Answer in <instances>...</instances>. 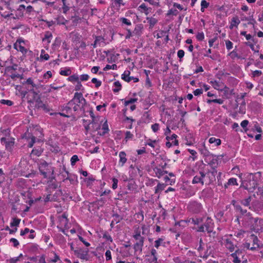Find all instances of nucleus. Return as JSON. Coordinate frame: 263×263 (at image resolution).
<instances>
[{"instance_id": "69168bd1", "label": "nucleus", "mask_w": 263, "mask_h": 263, "mask_svg": "<svg viewBox=\"0 0 263 263\" xmlns=\"http://www.w3.org/2000/svg\"><path fill=\"white\" fill-rule=\"evenodd\" d=\"M137 101V99L136 98H131L129 100L125 101L124 102V105L125 106L128 105L129 104H132L136 102Z\"/></svg>"}, {"instance_id": "5fc2aeb1", "label": "nucleus", "mask_w": 263, "mask_h": 263, "mask_svg": "<svg viewBox=\"0 0 263 263\" xmlns=\"http://www.w3.org/2000/svg\"><path fill=\"white\" fill-rule=\"evenodd\" d=\"M228 184H229L230 185H238L237 182V180L236 178H231L228 180Z\"/></svg>"}, {"instance_id": "b1692460", "label": "nucleus", "mask_w": 263, "mask_h": 263, "mask_svg": "<svg viewBox=\"0 0 263 263\" xmlns=\"http://www.w3.org/2000/svg\"><path fill=\"white\" fill-rule=\"evenodd\" d=\"M164 241V237L159 238L158 239H157L155 241V245H154L156 249H158L159 247L161 245L165 246V243Z\"/></svg>"}, {"instance_id": "20e7f679", "label": "nucleus", "mask_w": 263, "mask_h": 263, "mask_svg": "<svg viewBox=\"0 0 263 263\" xmlns=\"http://www.w3.org/2000/svg\"><path fill=\"white\" fill-rule=\"evenodd\" d=\"M133 237L136 241V242L134 245V249L135 250V251H139L140 253H141L144 245V237L141 235L140 232L138 230L135 232V234L133 235Z\"/></svg>"}, {"instance_id": "9d476101", "label": "nucleus", "mask_w": 263, "mask_h": 263, "mask_svg": "<svg viewBox=\"0 0 263 263\" xmlns=\"http://www.w3.org/2000/svg\"><path fill=\"white\" fill-rule=\"evenodd\" d=\"M206 174L203 172L200 171L193 178L192 183L193 184L200 183L201 184H204L203 178L205 177Z\"/></svg>"}, {"instance_id": "2f4dec72", "label": "nucleus", "mask_w": 263, "mask_h": 263, "mask_svg": "<svg viewBox=\"0 0 263 263\" xmlns=\"http://www.w3.org/2000/svg\"><path fill=\"white\" fill-rule=\"evenodd\" d=\"M251 201V197L249 196L247 198H246L243 200H241V203L245 206H248L250 204V202Z\"/></svg>"}, {"instance_id": "a18cd8bd", "label": "nucleus", "mask_w": 263, "mask_h": 263, "mask_svg": "<svg viewBox=\"0 0 263 263\" xmlns=\"http://www.w3.org/2000/svg\"><path fill=\"white\" fill-rule=\"evenodd\" d=\"M52 37V34L51 32L47 31L45 33L44 37L43 39V41L47 40V42L49 43L50 42V38Z\"/></svg>"}, {"instance_id": "a19ab883", "label": "nucleus", "mask_w": 263, "mask_h": 263, "mask_svg": "<svg viewBox=\"0 0 263 263\" xmlns=\"http://www.w3.org/2000/svg\"><path fill=\"white\" fill-rule=\"evenodd\" d=\"M224 101L221 99H213V100H207V103H209V104H210L212 102H213V103H218L219 104H223Z\"/></svg>"}, {"instance_id": "13d9d810", "label": "nucleus", "mask_w": 263, "mask_h": 263, "mask_svg": "<svg viewBox=\"0 0 263 263\" xmlns=\"http://www.w3.org/2000/svg\"><path fill=\"white\" fill-rule=\"evenodd\" d=\"M120 21L122 23H123L126 25L129 26V25H131V24H132L130 21L129 20H128L127 18H125V17L120 18Z\"/></svg>"}, {"instance_id": "0e129e2a", "label": "nucleus", "mask_w": 263, "mask_h": 263, "mask_svg": "<svg viewBox=\"0 0 263 263\" xmlns=\"http://www.w3.org/2000/svg\"><path fill=\"white\" fill-rule=\"evenodd\" d=\"M210 83L212 84V85L214 88L217 89H219V88L220 87V85H219V83L218 82H217L216 80H214V81H211L210 82Z\"/></svg>"}, {"instance_id": "338daca9", "label": "nucleus", "mask_w": 263, "mask_h": 263, "mask_svg": "<svg viewBox=\"0 0 263 263\" xmlns=\"http://www.w3.org/2000/svg\"><path fill=\"white\" fill-rule=\"evenodd\" d=\"M112 181L113 182L112 185V188L114 190H115L117 188V186H118V180L117 178H113L112 179Z\"/></svg>"}, {"instance_id": "c9c22d12", "label": "nucleus", "mask_w": 263, "mask_h": 263, "mask_svg": "<svg viewBox=\"0 0 263 263\" xmlns=\"http://www.w3.org/2000/svg\"><path fill=\"white\" fill-rule=\"evenodd\" d=\"M211 220V219L210 218L208 217L207 219H206V222L204 224H203L204 226V228H205V229L207 231L208 233H209L212 232V230L210 229V221H209Z\"/></svg>"}, {"instance_id": "9b49d317", "label": "nucleus", "mask_w": 263, "mask_h": 263, "mask_svg": "<svg viewBox=\"0 0 263 263\" xmlns=\"http://www.w3.org/2000/svg\"><path fill=\"white\" fill-rule=\"evenodd\" d=\"M129 74V71H125L122 74V79L127 82H129L132 80H133L134 82H139V80L138 78L130 77Z\"/></svg>"}, {"instance_id": "bb28decb", "label": "nucleus", "mask_w": 263, "mask_h": 263, "mask_svg": "<svg viewBox=\"0 0 263 263\" xmlns=\"http://www.w3.org/2000/svg\"><path fill=\"white\" fill-rule=\"evenodd\" d=\"M34 103H35V108H36L37 109H41L42 107L44 106V104L41 100V98L39 99V100L34 101Z\"/></svg>"}, {"instance_id": "c85d7f7f", "label": "nucleus", "mask_w": 263, "mask_h": 263, "mask_svg": "<svg viewBox=\"0 0 263 263\" xmlns=\"http://www.w3.org/2000/svg\"><path fill=\"white\" fill-rule=\"evenodd\" d=\"M102 129L103 130V132H102V133L99 134V135L100 136L104 135L105 134L108 133V132L109 131V129L108 127V124L107 123V120H106L105 122L103 123V124L102 125Z\"/></svg>"}, {"instance_id": "680f3d73", "label": "nucleus", "mask_w": 263, "mask_h": 263, "mask_svg": "<svg viewBox=\"0 0 263 263\" xmlns=\"http://www.w3.org/2000/svg\"><path fill=\"white\" fill-rule=\"evenodd\" d=\"M178 13V11L176 9H170L168 11V12L167 13V15H177Z\"/></svg>"}, {"instance_id": "7c9ffc66", "label": "nucleus", "mask_w": 263, "mask_h": 263, "mask_svg": "<svg viewBox=\"0 0 263 263\" xmlns=\"http://www.w3.org/2000/svg\"><path fill=\"white\" fill-rule=\"evenodd\" d=\"M114 85L115 87H116V88L113 89V91L114 92H119L121 89V84L120 83L119 81H117L114 82Z\"/></svg>"}, {"instance_id": "6ab92c4d", "label": "nucleus", "mask_w": 263, "mask_h": 263, "mask_svg": "<svg viewBox=\"0 0 263 263\" xmlns=\"http://www.w3.org/2000/svg\"><path fill=\"white\" fill-rule=\"evenodd\" d=\"M154 171L155 172L156 176L160 178L165 174H167V171L162 170V169L156 167L154 168Z\"/></svg>"}, {"instance_id": "58836bf2", "label": "nucleus", "mask_w": 263, "mask_h": 263, "mask_svg": "<svg viewBox=\"0 0 263 263\" xmlns=\"http://www.w3.org/2000/svg\"><path fill=\"white\" fill-rule=\"evenodd\" d=\"M165 185L164 184H161L159 183L157 186L155 187V193L157 194L159 191H161L164 190Z\"/></svg>"}, {"instance_id": "aec40b11", "label": "nucleus", "mask_w": 263, "mask_h": 263, "mask_svg": "<svg viewBox=\"0 0 263 263\" xmlns=\"http://www.w3.org/2000/svg\"><path fill=\"white\" fill-rule=\"evenodd\" d=\"M63 195L62 190H59L53 194L51 197V201H58L59 200V197Z\"/></svg>"}, {"instance_id": "f257e3e1", "label": "nucleus", "mask_w": 263, "mask_h": 263, "mask_svg": "<svg viewBox=\"0 0 263 263\" xmlns=\"http://www.w3.org/2000/svg\"><path fill=\"white\" fill-rule=\"evenodd\" d=\"M242 224L249 227L252 231L256 233L263 231V219L254 218L250 212L247 214L246 217L243 218Z\"/></svg>"}, {"instance_id": "ddd939ff", "label": "nucleus", "mask_w": 263, "mask_h": 263, "mask_svg": "<svg viewBox=\"0 0 263 263\" xmlns=\"http://www.w3.org/2000/svg\"><path fill=\"white\" fill-rule=\"evenodd\" d=\"M189 206L190 210L195 213L199 212L201 209V205L197 202H192Z\"/></svg>"}, {"instance_id": "09e8293b", "label": "nucleus", "mask_w": 263, "mask_h": 263, "mask_svg": "<svg viewBox=\"0 0 263 263\" xmlns=\"http://www.w3.org/2000/svg\"><path fill=\"white\" fill-rule=\"evenodd\" d=\"M79 160V158L77 155H74L72 156L71 158L70 162L71 165L73 166L75 165L76 163Z\"/></svg>"}, {"instance_id": "603ef678", "label": "nucleus", "mask_w": 263, "mask_h": 263, "mask_svg": "<svg viewBox=\"0 0 263 263\" xmlns=\"http://www.w3.org/2000/svg\"><path fill=\"white\" fill-rule=\"evenodd\" d=\"M164 180L166 183H169V184L172 185L173 183H174L175 182V179H170L168 176H165L164 177Z\"/></svg>"}, {"instance_id": "1a4fd4ad", "label": "nucleus", "mask_w": 263, "mask_h": 263, "mask_svg": "<svg viewBox=\"0 0 263 263\" xmlns=\"http://www.w3.org/2000/svg\"><path fill=\"white\" fill-rule=\"evenodd\" d=\"M250 238L253 240V247H251L250 250L254 251L263 247V244L259 243V240L254 234H251Z\"/></svg>"}, {"instance_id": "5701e85b", "label": "nucleus", "mask_w": 263, "mask_h": 263, "mask_svg": "<svg viewBox=\"0 0 263 263\" xmlns=\"http://www.w3.org/2000/svg\"><path fill=\"white\" fill-rule=\"evenodd\" d=\"M126 156V153L123 151L120 152L119 153V157H120L119 163H121V166H123L124 164L126 163V162L127 161Z\"/></svg>"}, {"instance_id": "2eb2a0df", "label": "nucleus", "mask_w": 263, "mask_h": 263, "mask_svg": "<svg viewBox=\"0 0 263 263\" xmlns=\"http://www.w3.org/2000/svg\"><path fill=\"white\" fill-rule=\"evenodd\" d=\"M225 246L230 252H233L235 250V248L236 247V246H235L233 242L228 238L225 240Z\"/></svg>"}, {"instance_id": "c756f323", "label": "nucleus", "mask_w": 263, "mask_h": 263, "mask_svg": "<svg viewBox=\"0 0 263 263\" xmlns=\"http://www.w3.org/2000/svg\"><path fill=\"white\" fill-rule=\"evenodd\" d=\"M203 222V219L201 218H192L191 223L194 225H198Z\"/></svg>"}, {"instance_id": "a211bd4d", "label": "nucleus", "mask_w": 263, "mask_h": 263, "mask_svg": "<svg viewBox=\"0 0 263 263\" xmlns=\"http://www.w3.org/2000/svg\"><path fill=\"white\" fill-rule=\"evenodd\" d=\"M235 209L236 211L239 212L240 213L241 216H243V218L246 217L249 213L247 210L243 209L240 205H235Z\"/></svg>"}, {"instance_id": "e433bc0d", "label": "nucleus", "mask_w": 263, "mask_h": 263, "mask_svg": "<svg viewBox=\"0 0 263 263\" xmlns=\"http://www.w3.org/2000/svg\"><path fill=\"white\" fill-rule=\"evenodd\" d=\"M112 217H114V220L116 223H118L122 220L123 218L118 214H114L112 215Z\"/></svg>"}, {"instance_id": "473e14b6", "label": "nucleus", "mask_w": 263, "mask_h": 263, "mask_svg": "<svg viewBox=\"0 0 263 263\" xmlns=\"http://www.w3.org/2000/svg\"><path fill=\"white\" fill-rule=\"evenodd\" d=\"M147 20L148 21L149 23L150 28H152L157 23V20L154 17H148L146 18Z\"/></svg>"}, {"instance_id": "79ce46f5", "label": "nucleus", "mask_w": 263, "mask_h": 263, "mask_svg": "<svg viewBox=\"0 0 263 263\" xmlns=\"http://www.w3.org/2000/svg\"><path fill=\"white\" fill-rule=\"evenodd\" d=\"M233 253H236L237 256L240 257L241 259H243L245 255L244 251L243 250L237 249Z\"/></svg>"}, {"instance_id": "864d4df0", "label": "nucleus", "mask_w": 263, "mask_h": 263, "mask_svg": "<svg viewBox=\"0 0 263 263\" xmlns=\"http://www.w3.org/2000/svg\"><path fill=\"white\" fill-rule=\"evenodd\" d=\"M117 68V66L116 64H113L112 65H106V66L104 68V71H107L109 69H116Z\"/></svg>"}, {"instance_id": "cd10ccee", "label": "nucleus", "mask_w": 263, "mask_h": 263, "mask_svg": "<svg viewBox=\"0 0 263 263\" xmlns=\"http://www.w3.org/2000/svg\"><path fill=\"white\" fill-rule=\"evenodd\" d=\"M209 142L210 143H215L216 146H218L221 144V140L220 139H217L215 137H211L209 139Z\"/></svg>"}, {"instance_id": "a878e982", "label": "nucleus", "mask_w": 263, "mask_h": 263, "mask_svg": "<svg viewBox=\"0 0 263 263\" xmlns=\"http://www.w3.org/2000/svg\"><path fill=\"white\" fill-rule=\"evenodd\" d=\"M242 20L248 21V24L252 25L253 26H254V25L256 23L255 19L253 18V14L250 15L249 17H245L242 19Z\"/></svg>"}, {"instance_id": "dca6fc26", "label": "nucleus", "mask_w": 263, "mask_h": 263, "mask_svg": "<svg viewBox=\"0 0 263 263\" xmlns=\"http://www.w3.org/2000/svg\"><path fill=\"white\" fill-rule=\"evenodd\" d=\"M143 29V25L142 24H138L135 26L133 33L134 35L139 37L141 35Z\"/></svg>"}, {"instance_id": "7ed1b4c3", "label": "nucleus", "mask_w": 263, "mask_h": 263, "mask_svg": "<svg viewBox=\"0 0 263 263\" xmlns=\"http://www.w3.org/2000/svg\"><path fill=\"white\" fill-rule=\"evenodd\" d=\"M40 174L43 176L44 178H49L51 180L54 179L53 176L54 170V168L50 165L46 161L41 162L39 167Z\"/></svg>"}, {"instance_id": "bf43d9fd", "label": "nucleus", "mask_w": 263, "mask_h": 263, "mask_svg": "<svg viewBox=\"0 0 263 263\" xmlns=\"http://www.w3.org/2000/svg\"><path fill=\"white\" fill-rule=\"evenodd\" d=\"M92 83L95 84V86L96 87H99L101 85V82L100 81H99L96 78H92L91 80Z\"/></svg>"}, {"instance_id": "c03bdc74", "label": "nucleus", "mask_w": 263, "mask_h": 263, "mask_svg": "<svg viewBox=\"0 0 263 263\" xmlns=\"http://www.w3.org/2000/svg\"><path fill=\"white\" fill-rule=\"evenodd\" d=\"M2 135L3 136L2 137H7V138H11L10 137V130L9 129H6L2 131Z\"/></svg>"}, {"instance_id": "3c124183", "label": "nucleus", "mask_w": 263, "mask_h": 263, "mask_svg": "<svg viewBox=\"0 0 263 263\" xmlns=\"http://www.w3.org/2000/svg\"><path fill=\"white\" fill-rule=\"evenodd\" d=\"M40 58L42 59L48 60L49 59V55L48 54H46L45 51L44 50H42L41 51Z\"/></svg>"}, {"instance_id": "f03ea898", "label": "nucleus", "mask_w": 263, "mask_h": 263, "mask_svg": "<svg viewBox=\"0 0 263 263\" xmlns=\"http://www.w3.org/2000/svg\"><path fill=\"white\" fill-rule=\"evenodd\" d=\"M255 175L256 174H249L246 179L243 181L241 187H243L249 192H253L258 184V179Z\"/></svg>"}, {"instance_id": "412c9836", "label": "nucleus", "mask_w": 263, "mask_h": 263, "mask_svg": "<svg viewBox=\"0 0 263 263\" xmlns=\"http://www.w3.org/2000/svg\"><path fill=\"white\" fill-rule=\"evenodd\" d=\"M216 156H214L213 155V157H209V159L206 160L205 161L208 163L210 165L212 166V168L213 167H216V164L217 163V160L216 158L215 157Z\"/></svg>"}, {"instance_id": "49530a36", "label": "nucleus", "mask_w": 263, "mask_h": 263, "mask_svg": "<svg viewBox=\"0 0 263 263\" xmlns=\"http://www.w3.org/2000/svg\"><path fill=\"white\" fill-rule=\"evenodd\" d=\"M248 124L249 121L247 120H243L240 123L241 126L243 128L245 132H247L248 130V129L247 128Z\"/></svg>"}, {"instance_id": "4c0bfd02", "label": "nucleus", "mask_w": 263, "mask_h": 263, "mask_svg": "<svg viewBox=\"0 0 263 263\" xmlns=\"http://www.w3.org/2000/svg\"><path fill=\"white\" fill-rule=\"evenodd\" d=\"M209 6V3L205 0H202L201 2V11L204 12V9L207 8Z\"/></svg>"}, {"instance_id": "774afa93", "label": "nucleus", "mask_w": 263, "mask_h": 263, "mask_svg": "<svg viewBox=\"0 0 263 263\" xmlns=\"http://www.w3.org/2000/svg\"><path fill=\"white\" fill-rule=\"evenodd\" d=\"M151 128L153 131L156 133L159 130V125L158 123H155L152 125Z\"/></svg>"}, {"instance_id": "4d7b16f0", "label": "nucleus", "mask_w": 263, "mask_h": 263, "mask_svg": "<svg viewBox=\"0 0 263 263\" xmlns=\"http://www.w3.org/2000/svg\"><path fill=\"white\" fill-rule=\"evenodd\" d=\"M240 22L237 17H234L232 19L231 23H233L234 24L235 27H237V26L239 24Z\"/></svg>"}, {"instance_id": "052dcab7", "label": "nucleus", "mask_w": 263, "mask_h": 263, "mask_svg": "<svg viewBox=\"0 0 263 263\" xmlns=\"http://www.w3.org/2000/svg\"><path fill=\"white\" fill-rule=\"evenodd\" d=\"M61 39L59 37H56L54 41V43L53 44V46L55 47H58L60 46L61 44Z\"/></svg>"}, {"instance_id": "8fccbe9b", "label": "nucleus", "mask_w": 263, "mask_h": 263, "mask_svg": "<svg viewBox=\"0 0 263 263\" xmlns=\"http://www.w3.org/2000/svg\"><path fill=\"white\" fill-rule=\"evenodd\" d=\"M0 103L5 104V105H7L9 106H11L13 104V102H12L11 101L8 100H4V99H2V100H0Z\"/></svg>"}, {"instance_id": "39448f33", "label": "nucleus", "mask_w": 263, "mask_h": 263, "mask_svg": "<svg viewBox=\"0 0 263 263\" xmlns=\"http://www.w3.org/2000/svg\"><path fill=\"white\" fill-rule=\"evenodd\" d=\"M73 103L78 106L79 109L81 105L83 106L86 103V101L83 98V95L81 92H77L74 93L73 98L70 101L69 105H72Z\"/></svg>"}, {"instance_id": "6e6552de", "label": "nucleus", "mask_w": 263, "mask_h": 263, "mask_svg": "<svg viewBox=\"0 0 263 263\" xmlns=\"http://www.w3.org/2000/svg\"><path fill=\"white\" fill-rule=\"evenodd\" d=\"M41 89L34 92V93H28L27 99L28 103L34 104V101L39 100L41 98Z\"/></svg>"}, {"instance_id": "f704fd0d", "label": "nucleus", "mask_w": 263, "mask_h": 263, "mask_svg": "<svg viewBox=\"0 0 263 263\" xmlns=\"http://www.w3.org/2000/svg\"><path fill=\"white\" fill-rule=\"evenodd\" d=\"M42 87H26V89L28 90L29 93H34V92L37 91L41 90Z\"/></svg>"}, {"instance_id": "423d86ee", "label": "nucleus", "mask_w": 263, "mask_h": 263, "mask_svg": "<svg viewBox=\"0 0 263 263\" xmlns=\"http://www.w3.org/2000/svg\"><path fill=\"white\" fill-rule=\"evenodd\" d=\"M2 143L5 145L6 149L11 151L14 144V139L13 138L2 137L1 138Z\"/></svg>"}, {"instance_id": "f3484780", "label": "nucleus", "mask_w": 263, "mask_h": 263, "mask_svg": "<svg viewBox=\"0 0 263 263\" xmlns=\"http://www.w3.org/2000/svg\"><path fill=\"white\" fill-rule=\"evenodd\" d=\"M200 152L203 156L205 158L204 160H208L209 157H213V154H211L210 152L206 148L205 146L203 148L200 149Z\"/></svg>"}, {"instance_id": "0eeeda50", "label": "nucleus", "mask_w": 263, "mask_h": 263, "mask_svg": "<svg viewBox=\"0 0 263 263\" xmlns=\"http://www.w3.org/2000/svg\"><path fill=\"white\" fill-rule=\"evenodd\" d=\"M75 255L79 258L82 259H87L88 252V249L78 248L74 250Z\"/></svg>"}, {"instance_id": "4468645a", "label": "nucleus", "mask_w": 263, "mask_h": 263, "mask_svg": "<svg viewBox=\"0 0 263 263\" xmlns=\"http://www.w3.org/2000/svg\"><path fill=\"white\" fill-rule=\"evenodd\" d=\"M23 85H26V87H42L41 85L35 84L31 78L27 79L26 81L23 83Z\"/></svg>"}, {"instance_id": "72a5a7b5", "label": "nucleus", "mask_w": 263, "mask_h": 263, "mask_svg": "<svg viewBox=\"0 0 263 263\" xmlns=\"http://www.w3.org/2000/svg\"><path fill=\"white\" fill-rule=\"evenodd\" d=\"M68 80L71 82H77L79 81V78L77 74H73L68 78Z\"/></svg>"}, {"instance_id": "ea45409f", "label": "nucleus", "mask_w": 263, "mask_h": 263, "mask_svg": "<svg viewBox=\"0 0 263 263\" xmlns=\"http://www.w3.org/2000/svg\"><path fill=\"white\" fill-rule=\"evenodd\" d=\"M231 256L233 258V262L234 263H240L241 258L237 256L236 253H232Z\"/></svg>"}, {"instance_id": "6e6d98bb", "label": "nucleus", "mask_w": 263, "mask_h": 263, "mask_svg": "<svg viewBox=\"0 0 263 263\" xmlns=\"http://www.w3.org/2000/svg\"><path fill=\"white\" fill-rule=\"evenodd\" d=\"M60 74L62 76H68L70 74L71 71L70 69L62 70L60 72Z\"/></svg>"}, {"instance_id": "de8ad7c7", "label": "nucleus", "mask_w": 263, "mask_h": 263, "mask_svg": "<svg viewBox=\"0 0 263 263\" xmlns=\"http://www.w3.org/2000/svg\"><path fill=\"white\" fill-rule=\"evenodd\" d=\"M20 221H21L20 219L15 218H13V221H12V222H11L10 226L11 227H13L14 226H17L20 224Z\"/></svg>"}, {"instance_id": "37998d69", "label": "nucleus", "mask_w": 263, "mask_h": 263, "mask_svg": "<svg viewBox=\"0 0 263 263\" xmlns=\"http://www.w3.org/2000/svg\"><path fill=\"white\" fill-rule=\"evenodd\" d=\"M63 111H65L66 114H71L72 109L70 106L68 105V102L67 103L65 106L63 107Z\"/></svg>"}, {"instance_id": "4be33fe9", "label": "nucleus", "mask_w": 263, "mask_h": 263, "mask_svg": "<svg viewBox=\"0 0 263 263\" xmlns=\"http://www.w3.org/2000/svg\"><path fill=\"white\" fill-rule=\"evenodd\" d=\"M14 48L17 50L20 51L22 53H26L27 52V50L25 48V47L20 45V42L19 40H17L16 43L14 44Z\"/></svg>"}, {"instance_id": "393cba45", "label": "nucleus", "mask_w": 263, "mask_h": 263, "mask_svg": "<svg viewBox=\"0 0 263 263\" xmlns=\"http://www.w3.org/2000/svg\"><path fill=\"white\" fill-rule=\"evenodd\" d=\"M146 257H147L146 260L148 263H158L157 256H153V255H146Z\"/></svg>"}, {"instance_id": "e2e57ef3", "label": "nucleus", "mask_w": 263, "mask_h": 263, "mask_svg": "<svg viewBox=\"0 0 263 263\" xmlns=\"http://www.w3.org/2000/svg\"><path fill=\"white\" fill-rule=\"evenodd\" d=\"M196 38L198 41H203L204 39V35L203 32H198L196 35Z\"/></svg>"}, {"instance_id": "f8f14e48", "label": "nucleus", "mask_w": 263, "mask_h": 263, "mask_svg": "<svg viewBox=\"0 0 263 263\" xmlns=\"http://www.w3.org/2000/svg\"><path fill=\"white\" fill-rule=\"evenodd\" d=\"M217 170L216 169L213 167L211 171H208L206 173L207 176L209 178V181L208 182V184L211 183L213 181L215 180V176L217 174Z\"/></svg>"}]
</instances>
